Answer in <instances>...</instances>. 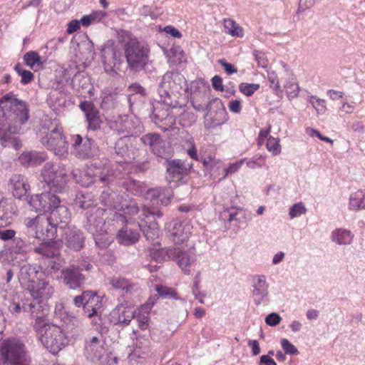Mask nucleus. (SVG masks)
I'll return each instance as SVG.
<instances>
[{"instance_id": "f257e3e1", "label": "nucleus", "mask_w": 365, "mask_h": 365, "mask_svg": "<svg viewBox=\"0 0 365 365\" xmlns=\"http://www.w3.org/2000/svg\"><path fill=\"white\" fill-rule=\"evenodd\" d=\"M28 118V109L23 101L11 94L0 99V141L3 146L16 150L20 147L19 139L14 135L21 133Z\"/></svg>"}, {"instance_id": "f03ea898", "label": "nucleus", "mask_w": 365, "mask_h": 365, "mask_svg": "<svg viewBox=\"0 0 365 365\" xmlns=\"http://www.w3.org/2000/svg\"><path fill=\"white\" fill-rule=\"evenodd\" d=\"M29 204L36 212H48L46 215L50 225L48 237H53L58 231L67 227L71 219V212L59 197L51 192H44L32 195Z\"/></svg>"}, {"instance_id": "7ed1b4c3", "label": "nucleus", "mask_w": 365, "mask_h": 365, "mask_svg": "<svg viewBox=\"0 0 365 365\" xmlns=\"http://www.w3.org/2000/svg\"><path fill=\"white\" fill-rule=\"evenodd\" d=\"M157 260H174L181 270L187 275L190 274L192 267L196 262L197 256L192 246L188 245L175 246L170 248H163L154 255Z\"/></svg>"}, {"instance_id": "20e7f679", "label": "nucleus", "mask_w": 365, "mask_h": 365, "mask_svg": "<svg viewBox=\"0 0 365 365\" xmlns=\"http://www.w3.org/2000/svg\"><path fill=\"white\" fill-rule=\"evenodd\" d=\"M31 359L25 344L19 339L9 338L0 343L2 365H31Z\"/></svg>"}, {"instance_id": "39448f33", "label": "nucleus", "mask_w": 365, "mask_h": 365, "mask_svg": "<svg viewBox=\"0 0 365 365\" xmlns=\"http://www.w3.org/2000/svg\"><path fill=\"white\" fill-rule=\"evenodd\" d=\"M125 57L129 68L140 71L148 64L150 49L148 46L136 38H130L124 46Z\"/></svg>"}, {"instance_id": "423d86ee", "label": "nucleus", "mask_w": 365, "mask_h": 365, "mask_svg": "<svg viewBox=\"0 0 365 365\" xmlns=\"http://www.w3.org/2000/svg\"><path fill=\"white\" fill-rule=\"evenodd\" d=\"M41 344L53 354H58L66 344L63 329L53 324H45L36 329Z\"/></svg>"}, {"instance_id": "0eeeda50", "label": "nucleus", "mask_w": 365, "mask_h": 365, "mask_svg": "<svg viewBox=\"0 0 365 365\" xmlns=\"http://www.w3.org/2000/svg\"><path fill=\"white\" fill-rule=\"evenodd\" d=\"M41 175L43 181L55 192H62L68 182V177L64 166L46 163L41 170Z\"/></svg>"}, {"instance_id": "6e6552de", "label": "nucleus", "mask_w": 365, "mask_h": 365, "mask_svg": "<svg viewBox=\"0 0 365 365\" xmlns=\"http://www.w3.org/2000/svg\"><path fill=\"white\" fill-rule=\"evenodd\" d=\"M41 175L43 181L55 192H62L68 182V177L64 166L46 163L41 170Z\"/></svg>"}, {"instance_id": "1a4fd4ad", "label": "nucleus", "mask_w": 365, "mask_h": 365, "mask_svg": "<svg viewBox=\"0 0 365 365\" xmlns=\"http://www.w3.org/2000/svg\"><path fill=\"white\" fill-rule=\"evenodd\" d=\"M109 173L108 166H104L102 170L97 168L96 171H93L91 168H88L86 171L74 169L72 175L77 183L88 187L97 180L104 184L109 183L110 182Z\"/></svg>"}, {"instance_id": "9d476101", "label": "nucleus", "mask_w": 365, "mask_h": 365, "mask_svg": "<svg viewBox=\"0 0 365 365\" xmlns=\"http://www.w3.org/2000/svg\"><path fill=\"white\" fill-rule=\"evenodd\" d=\"M41 143L60 158H65L68 156V144L62 134L61 128L56 127L51 130L49 133L41 138Z\"/></svg>"}, {"instance_id": "9b49d317", "label": "nucleus", "mask_w": 365, "mask_h": 365, "mask_svg": "<svg viewBox=\"0 0 365 365\" xmlns=\"http://www.w3.org/2000/svg\"><path fill=\"white\" fill-rule=\"evenodd\" d=\"M193 227L188 220H173L167 223L169 237L177 245L187 242L192 233Z\"/></svg>"}, {"instance_id": "f8f14e48", "label": "nucleus", "mask_w": 365, "mask_h": 365, "mask_svg": "<svg viewBox=\"0 0 365 365\" xmlns=\"http://www.w3.org/2000/svg\"><path fill=\"white\" fill-rule=\"evenodd\" d=\"M143 215L145 216L141 219V222L138 225L139 227L143 232L145 237L150 240H154L159 236V226L155 220V216L161 217V213L158 211L151 210L150 205H145L143 208Z\"/></svg>"}, {"instance_id": "ddd939ff", "label": "nucleus", "mask_w": 365, "mask_h": 365, "mask_svg": "<svg viewBox=\"0 0 365 365\" xmlns=\"http://www.w3.org/2000/svg\"><path fill=\"white\" fill-rule=\"evenodd\" d=\"M182 77L178 73L171 72L165 73L160 83L158 92L159 94V102L166 105L171 106L173 102L170 97V93L177 91L178 86L175 83L176 81H181Z\"/></svg>"}, {"instance_id": "4468645a", "label": "nucleus", "mask_w": 365, "mask_h": 365, "mask_svg": "<svg viewBox=\"0 0 365 365\" xmlns=\"http://www.w3.org/2000/svg\"><path fill=\"white\" fill-rule=\"evenodd\" d=\"M101 58L107 73L116 72L122 63L121 53L118 51L113 42L108 41L101 48Z\"/></svg>"}, {"instance_id": "2eb2a0df", "label": "nucleus", "mask_w": 365, "mask_h": 365, "mask_svg": "<svg viewBox=\"0 0 365 365\" xmlns=\"http://www.w3.org/2000/svg\"><path fill=\"white\" fill-rule=\"evenodd\" d=\"M46 275L41 267L36 264H24L21 267L19 273V281L20 284L27 289L34 283Z\"/></svg>"}, {"instance_id": "dca6fc26", "label": "nucleus", "mask_w": 365, "mask_h": 365, "mask_svg": "<svg viewBox=\"0 0 365 365\" xmlns=\"http://www.w3.org/2000/svg\"><path fill=\"white\" fill-rule=\"evenodd\" d=\"M72 153L78 158H90L96 153L94 141L90 138L83 140L80 135L72 137Z\"/></svg>"}, {"instance_id": "f3484780", "label": "nucleus", "mask_w": 365, "mask_h": 365, "mask_svg": "<svg viewBox=\"0 0 365 365\" xmlns=\"http://www.w3.org/2000/svg\"><path fill=\"white\" fill-rule=\"evenodd\" d=\"M24 224L29 232H33L34 237H40L45 236L48 239L53 237H48V232L47 230H50L49 222L48 221L46 215L40 214L35 217H27L24 220Z\"/></svg>"}, {"instance_id": "a211bd4d", "label": "nucleus", "mask_w": 365, "mask_h": 365, "mask_svg": "<svg viewBox=\"0 0 365 365\" xmlns=\"http://www.w3.org/2000/svg\"><path fill=\"white\" fill-rule=\"evenodd\" d=\"M78 266L74 264L63 269L61 277L63 284L69 289H76L83 286L86 281V277L81 273Z\"/></svg>"}, {"instance_id": "6ab92c4d", "label": "nucleus", "mask_w": 365, "mask_h": 365, "mask_svg": "<svg viewBox=\"0 0 365 365\" xmlns=\"http://www.w3.org/2000/svg\"><path fill=\"white\" fill-rule=\"evenodd\" d=\"M252 297L254 303L259 306L269 302V284L264 274L256 275L253 279Z\"/></svg>"}, {"instance_id": "aec40b11", "label": "nucleus", "mask_w": 365, "mask_h": 365, "mask_svg": "<svg viewBox=\"0 0 365 365\" xmlns=\"http://www.w3.org/2000/svg\"><path fill=\"white\" fill-rule=\"evenodd\" d=\"M26 290L34 300L45 302L51 297L54 292L53 286L51 285L49 282L46 279V275L44 277H42V279L34 283Z\"/></svg>"}, {"instance_id": "412c9836", "label": "nucleus", "mask_w": 365, "mask_h": 365, "mask_svg": "<svg viewBox=\"0 0 365 365\" xmlns=\"http://www.w3.org/2000/svg\"><path fill=\"white\" fill-rule=\"evenodd\" d=\"M28 311L33 318H36L34 324L35 329H38L47 324L45 322V318L48 314V306L46 302L41 300H34L33 302L29 301Z\"/></svg>"}, {"instance_id": "4be33fe9", "label": "nucleus", "mask_w": 365, "mask_h": 365, "mask_svg": "<svg viewBox=\"0 0 365 365\" xmlns=\"http://www.w3.org/2000/svg\"><path fill=\"white\" fill-rule=\"evenodd\" d=\"M135 312L128 302H123L110 312V320L115 324L128 325L134 318Z\"/></svg>"}, {"instance_id": "5701e85b", "label": "nucleus", "mask_w": 365, "mask_h": 365, "mask_svg": "<svg viewBox=\"0 0 365 365\" xmlns=\"http://www.w3.org/2000/svg\"><path fill=\"white\" fill-rule=\"evenodd\" d=\"M61 232V240L68 247L73 250H79L84 243L82 232L75 227L68 226Z\"/></svg>"}, {"instance_id": "b1692460", "label": "nucleus", "mask_w": 365, "mask_h": 365, "mask_svg": "<svg viewBox=\"0 0 365 365\" xmlns=\"http://www.w3.org/2000/svg\"><path fill=\"white\" fill-rule=\"evenodd\" d=\"M102 307V298L96 292L89 290L84 304V314L88 318L93 317V323L98 324L96 319H100Z\"/></svg>"}, {"instance_id": "393cba45", "label": "nucleus", "mask_w": 365, "mask_h": 365, "mask_svg": "<svg viewBox=\"0 0 365 365\" xmlns=\"http://www.w3.org/2000/svg\"><path fill=\"white\" fill-rule=\"evenodd\" d=\"M33 247L31 243L29 241L24 240L21 237H15L9 248L5 251V253L2 252L1 255V258L4 263H9V255H26L28 252L32 250Z\"/></svg>"}, {"instance_id": "a878e982", "label": "nucleus", "mask_w": 365, "mask_h": 365, "mask_svg": "<svg viewBox=\"0 0 365 365\" xmlns=\"http://www.w3.org/2000/svg\"><path fill=\"white\" fill-rule=\"evenodd\" d=\"M79 107L86 115L88 129L96 130L100 128L101 120L99 112L94 105L91 102L84 101L80 104Z\"/></svg>"}, {"instance_id": "bb28decb", "label": "nucleus", "mask_w": 365, "mask_h": 365, "mask_svg": "<svg viewBox=\"0 0 365 365\" xmlns=\"http://www.w3.org/2000/svg\"><path fill=\"white\" fill-rule=\"evenodd\" d=\"M101 338V336H92L86 341L85 355L91 361L100 359L103 354Z\"/></svg>"}, {"instance_id": "cd10ccee", "label": "nucleus", "mask_w": 365, "mask_h": 365, "mask_svg": "<svg viewBox=\"0 0 365 365\" xmlns=\"http://www.w3.org/2000/svg\"><path fill=\"white\" fill-rule=\"evenodd\" d=\"M144 145L150 146L152 152L159 157H164L165 155V143L161 139L159 135L149 133L140 138Z\"/></svg>"}, {"instance_id": "c85d7f7f", "label": "nucleus", "mask_w": 365, "mask_h": 365, "mask_svg": "<svg viewBox=\"0 0 365 365\" xmlns=\"http://www.w3.org/2000/svg\"><path fill=\"white\" fill-rule=\"evenodd\" d=\"M171 196L170 189L158 187L150 190L147 192L146 198L150 201V206L157 207L159 205H167L170 202Z\"/></svg>"}, {"instance_id": "c756f323", "label": "nucleus", "mask_w": 365, "mask_h": 365, "mask_svg": "<svg viewBox=\"0 0 365 365\" xmlns=\"http://www.w3.org/2000/svg\"><path fill=\"white\" fill-rule=\"evenodd\" d=\"M29 299L24 292H16L12 297L9 306V312L14 317H18L22 312H27Z\"/></svg>"}, {"instance_id": "7c9ffc66", "label": "nucleus", "mask_w": 365, "mask_h": 365, "mask_svg": "<svg viewBox=\"0 0 365 365\" xmlns=\"http://www.w3.org/2000/svg\"><path fill=\"white\" fill-rule=\"evenodd\" d=\"M167 180L169 183L182 182L184 176L187 175V168L180 160L172 161L167 170Z\"/></svg>"}, {"instance_id": "2f4dec72", "label": "nucleus", "mask_w": 365, "mask_h": 365, "mask_svg": "<svg viewBox=\"0 0 365 365\" xmlns=\"http://www.w3.org/2000/svg\"><path fill=\"white\" fill-rule=\"evenodd\" d=\"M108 284L113 289L120 290L124 294H131L138 289V286L129 279L122 277H112L108 279Z\"/></svg>"}, {"instance_id": "473e14b6", "label": "nucleus", "mask_w": 365, "mask_h": 365, "mask_svg": "<svg viewBox=\"0 0 365 365\" xmlns=\"http://www.w3.org/2000/svg\"><path fill=\"white\" fill-rule=\"evenodd\" d=\"M10 186L12 189L13 195L19 199L24 196L29 189V185L24 176L19 174L12 175L10 179Z\"/></svg>"}, {"instance_id": "72a5a7b5", "label": "nucleus", "mask_w": 365, "mask_h": 365, "mask_svg": "<svg viewBox=\"0 0 365 365\" xmlns=\"http://www.w3.org/2000/svg\"><path fill=\"white\" fill-rule=\"evenodd\" d=\"M34 252L46 258L56 259L60 255L59 245L56 242L49 241L34 247Z\"/></svg>"}, {"instance_id": "f704fd0d", "label": "nucleus", "mask_w": 365, "mask_h": 365, "mask_svg": "<svg viewBox=\"0 0 365 365\" xmlns=\"http://www.w3.org/2000/svg\"><path fill=\"white\" fill-rule=\"evenodd\" d=\"M100 200L101 203L108 208L115 210L123 208V205H121L123 197L113 192L110 188H106L102 192Z\"/></svg>"}, {"instance_id": "c9c22d12", "label": "nucleus", "mask_w": 365, "mask_h": 365, "mask_svg": "<svg viewBox=\"0 0 365 365\" xmlns=\"http://www.w3.org/2000/svg\"><path fill=\"white\" fill-rule=\"evenodd\" d=\"M354 234L347 229L337 228L331 233V240L339 245H348L352 242Z\"/></svg>"}, {"instance_id": "e433bc0d", "label": "nucleus", "mask_w": 365, "mask_h": 365, "mask_svg": "<svg viewBox=\"0 0 365 365\" xmlns=\"http://www.w3.org/2000/svg\"><path fill=\"white\" fill-rule=\"evenodd\" d=\"M140 238L138 231L128 227H123L119 230L117 235L118 241L123 245H129L135 243Z\"/></svg>"}, {"instance_id": "4c0bfd02", "label": "nucleus", "mask_w": 365, "mask_h": 365, "mask_svg": "<svg viewBox=\"0 0 365 365\" xmlns=\"http://www.w3.org/2000/svg\"><path fill=\"white\" fill-rule=\"evenodd\" d=\"M348 208L351 211L365 210V190H359L351 193L349 197Z\"/></svg>"}, {"instance_id": "58836bf2", "label": "nucleus", "mask_w": 365, "mask_h": 365, "mask_svg": "<svg viewBox=\"0 0 365 365\" xmlns=\"http://www.w3.org/2000/svg\"><path fill=\"white\" fill-rule=\"evenodd\" d=\"M45 160V154L36 151L25 152L19 157V161L24 165H38Z\"/></svg>"}, {"instance_id": "ea45409f", "label": "nucleus", "mask_w": 365, "mask_h": 365, "mask_svg": "<svg viewBox=\"0 0 365 365\" xmlns=\"http://www.w3.org/2000/svg\"><path fill=\"white\" fill-rule=\"evenodd\" d=\"M121 205H123V208H118L117 210L118 211H122V213H115V215L117 217V221L123 222L125 220H127L128 217H131L138 212V207L134 202H130L129 204H128V202L123 199Z\"/></svg>"}, {"instance_id": "a19ab883", "label": "nucleus", "mask_w": 365, "mask_h": 365, "mask_svg": "<svg viewBox=\"0 0 365 365\" xmlns=\"http://www.w3.org/2000/svg\"><path fill=\"white\" fill-rule=\"evenodd\" d=\"M151 304H145L138 309L137 313L135 312L133 319H135L138 322V327L142 330H145L149 326V312L151 309Z\"/></svg>"}, {"instance_id": "79ce46f5", "label": "nucleus", "mask_w": 365, "mask_h": 365, "mask_svg": "<svg viewBox=\"0 0 365 365\" xmlns=\"http://www.w3.org/2000/svg\"><path fill=\"white\" fill-rule=\"evenodd\" d=\"M24 60L26 65L34 71H36L43 65V61H41L38 53L34 51L26 53L24 56Z\"/></svg>"}, {"instance_id": "37998d69", "label": "nucleus", "mask_w": 365, "mask_h": 365, "mask_svg": "<svg viewBox=\"0 0 365 365\" xmlns=\"http://www.w3.org/2000/svg\"><path fill=\"white\" fill-rule=\"evenodd\" d=\"M225 33L232 36L242 37L243 29L235 21L231 19H225L223 21Z\"/></svg>"}, {"instance_id": "c03bdc74", "label": "nucleus", "mask_w": 365, "mask_h": 365, "mask_svg": "<svg viewBox=\"0 0 365 365\" xmlns=\"http://www.w3.org/2000/svg\"><path fill=\"white\" fill-rule=\"evenodd\" d=\"M308 102L312 104L318 115H323L327 111V102L317 96H311Z\"/></svg>"}, {"instance_id": "a18cd8bd", "label": "nucleus", "mask_w": 365, "mask_h": 365, "mask_svg": "<svg viewBox=\"0 0 365 365\" xmlns=\"http://www.w3.org/2000/svg\"><path fill=\"white\" fill-rule=\"evenodd\" d=\"M267 156L265 155H258L252 157V158L247 160V166L250 169H256L259 168H268L266 165Z\"/></svg>"}, {"instance_id": "49530a36", "label": "nucleus", "mask_w": 365, "mask_h": 365, "mask_svg": "<svg viewBox=\"0 0 365 365\" xmlns=\"http://www.w3.org/2000/svg\"><path fill=\"white\" fill-rule=\"evenodd\" d=\"M266 148L274 156L279 155L281 153V145L278 138L269 136L267 141Z\"/></svg>"}, {"instance_id": "de8ad7c7", "label": "nucleus", "mask_w": 365, "mask_h": 365, "mask_svg": "<svg viewBox=\"0 0 365 365\" xmlns=\"http://www.w3.org/2000/svg\"><path fill=\"white\" fill-rule=\"evenodd\" d=\"M14 70L21 77V83L23 84L29 83L34 78V74L31 71L25 70L19 63L15 66Z\"/></svg>"}, {"instance_id": "09e8293b", "label": "nucleus", "mask_w": 365, "mask_h": 365, "mask_svg": "<svg viewBox=\"0 0 365 365\" xmlns=\"http://www.w3.org/2000/svg\"><path fill=\"white\" fill-rule=\"evenodd\" d=\"M306 212L307 208L305 207L304 205L302 202H298L293 205L289 208V215L291 219H294L305 214Z\"/></svg>"}, {"instance_id": "8fccbe9b", "label": "nucleus", "mask_w": 365, "mask_h": 365, "mask_svg": "<svg viewBox=\"0 0 365 365\" xmlns=\"http://www.w3.org/2000/svg\"><path fill=\"white\" fill-rule=\"evenodd\" d=\"M239 88L241 93L247 96H250L259 88V84L242 83Z\"/></svg>"}, {"instance_id": "3c124183", "label": "nucleus", "mask_w": 365, "mask_h": 365, "mask_svg": "<svg viewBox=\"0 0 365 365\" xmlns=\"http://www.w3.org/2000/svg\"><path fill=\"white\" fill-rule=\"evenodd\" d=\"M156 291L160 296L164 297L165 298L178 299L176 291L173 288L164 286H157Z\"/></svg>"}, {"instance_id": "603ef678", "label": "nucleus", "mask_w": 365, "mask_h": 365, "mask_svg": "<svg viewBox=\"0 0 365 365\" xmlns=\"http://www.w3.org/2000/svg\"><path fill=\"white\" fill-rule=\"evenodd\" d=\"M197 120L196 115L191 112H184L180 116V124L183 127H189L192 125Z\"/></svg>"}, {"instance_id": "864d4df0", "label": "nucleus", "mask_w": 365, "mask_h": 365, "mask_svg": "<svg viewBox=\"0 0 365 365\" xmlns=\"http://www.w3.org/2000/svg\"><path fill=\"white\" fill-rule=\"evenodd\" d=\"M200 99H198V96H195L192 98L191 101L193 108L197 111L205 110V105L207 101L204 94L200 95Z\"/></svg>"}, {"instance_id": "5fc2aeb1", "label": "nucleus", "mask_w": 365, "mask_h": 365, "mask_svg": "<svg viewBox=\"0 0 365 365\" xmlns=\"http://www.w3.org/2000/svg\"><path fill=\"white\" fill-rule=\"evenodd\" d=\"M281 345L285 354L291 355L298 354L297 349L288 339H282Z\"/></svg>"}, {"instance_id": "6e6d98bb", "label": "nucleus", "mask_w": 365, "mask_h": 365, "mask_svg": "<svg viewBox=\"0 0 365 365\" xmlns=\"http://www.w3.org/2000/svg\"><path fill=\"white\" fill-rule=\"evenodd\" d=\"M282 317L279 314L273 312L268 314L265 318V323L271 327H275L280 323Z\"/></svg>"}, {"instance_id": "4d7b16f0", "label": "nucleus", "mask_w": 365, "mask_h": 365, "mask_svg": "<svg viewBox=\"0 0 365 365\" xmlns=\"http://www.w3.org/2000/svg\"><path fill=\"white\" fill-rule=\"evenodd\" d=\"M246 158H244L237 162L230 163L227 168L225 170V176L237 173L241 168Z\"/></svg>"}, {"instance_id": "13d9d810", "label": "nucleus", "mask_w": 365, "mask_h": 365, "mask_svg": "<svg viewBox=\"0 0 365 365\" xmlns=\"http://www.w3.org/2000/svg\"><path fill=\"white\" fill-rule=\"evenodd\" d=\"M268 81L269 82V87L272 89L276 91L279 89V81L277 74L274 71L268 73Z\"/></svg>"}, {"instance_id": "bf43d9fd", "label": "nucleus", "mask_w": 365, "mask_h": 365, "mask_svg": "<svg viewBox=\"0 0 365 365\" xmlns=\"http://www.w3.org/2000/svg\"><path fill=\"white\" fill-rule=\"evenodd\" d=\"M255 59L259 66L262 68H267L269 65V61L267 56L260 51H255Z\"/></svg>"}, {"instance_id": "052dcab7", "label": "nucleus", "mask_w": 365, "mask_h": 365, "mask_svg": "<svg viewBox=\"0 0 365 365\" xmlns=\"http://www.w3.org/2000/svg\"><path fill=\"white\" fill-rule=\"evenodd\" d=\"M89 290L84 291L81 294L76 296L73 299V303L76 307H83L84 310V304L86 301Z\"/></svg>"}, {"instance_id": "680f3d73", "label": "nucleus", "mask_w": 365, "mask_h": 365, "mask_svg": "<svg viewBox=\"0 0 365 365\" xmlns=\"http://www.w3.org/2000/svg\"><path fill=\"white\" fill-rule=\"evenodd\" d=\"M287 93L289 98H295L299 94V86L295 83H290L285 86Z\"/></svg>"}, {"instance_id": "e2e57ef3", "label": "nucleus", "mask_w": 365, "mask_h": 365, "mask_svg": "<svg viewBox=\"0 0 365 365\" xmlns=\"http://www.w3.org/2000/svg\"><path fill=\"white\" fill-rule=\"evenodd\" d=\"M16 231L14 230H0V239L3 241L14 240L16 237Z\"/></svg>"}, {"instance_id": "0e129e2a", "label": "nucleus", "mask_w": 365, "mask_h": 365, "mask_svg": "<svg viewBox=\"0 0 365 365\" xmlns=\"http://www.w3.org/2000/svg\"><path fill=\"white\" fill-rule=\"evenodd\" d=\"M248 346L252 350V356H257L260 354L261 349L259 346V343L257 340H249L247 343Z\"/></svg>"}, {"instance_id": "69168bd1", "label": "nucleus", "mask_w": 365, "mask_h": 365, "mask_svg": "<svg viewBox=\"0 0 365 365\" xmlns=\"http://www.w3.org/2000/svg\"><path fill=\"white\" fill-rule=\"evenodd\" d=\"M129 91L132 94L139 93L141 96H145V90L140 84L134 83L128 88Z\"/></svg>"}, {"instance_id": "338daca9", "label": "nucleus", "mask_w": 365, "mask_h": 365, "mask_svg": "<svg viewBox=\"0 0 365 365\" xmlns=\"http://www.w3.org/2000/svg\"><path fill=\"white\" fill-rule=\"evenodd\" d=\"M354 109H355V107L351 103H349V102H347L346 101H343L341 103V106L339 108V110L341 112L346 113V114L352 113L354 112Z\"/></svg>"}, {"instance_id": "774afa93", "label": "nucleus", "mask_w": 365, "mask_h": 365, "mask_svg": "<svg viewBox=\"0 0 365 365\" xmlns=\"http://www.w3.org/2000/svg\"><path fill=\"white\" fill-rule=\"evenodd\" d=\"M259 365H277V363L269 355H262L259 357Z\"/></svg>"}]
</instances>
